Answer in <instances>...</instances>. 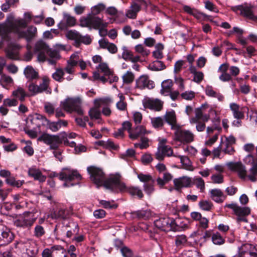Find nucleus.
<instances>
[{"mask_svg":"<svg viewBox=\"0 0 257 257\" xmlns=\"http://www.w3.org/2000/svg\"><path fill=\"white\" fill-rule=\"evenodd\" d=\"M87 171L90 175L91 180L97 187L104 186L105 188L114 191H123L126 188L125 185L121 182L120 176L119 175H111L108 179H105L104 173L99 168L89 167Z\"/></svg>","mask_w":257,"mask_h":257,"instance_id":"f257e3e1","label":"nucleus"},{"mask_svg":"<svg viewBox=\"0 0 257 257\" xmlns=\"http://www.w3.org/2000/svg\"><path fill=\"white\" fill-rule=\"evenodd\" d=\"M6 24H0V35L4 36L10 32H13L18 35L19 38H24L28 42L32 40L37 36V29L36 27L31 26L28 27L26 31L22 30L21 27L7 29Z\"/></svg>","mask_w":257,"mask_h":257,"instance_id":"f03ea898","label":"nucleus"},{"mask_svg":"<svg viewBox=\"0 0 257 257\" xmlns=\"http://www.w3.org/2000/svg\"><path fill=\"white\" fill-rule=\"evenodd\" d=\"M57 176L60 180L64 181L63 184L64 187L73 186L81 179V175L77 171L69 168L63 169Z\"/></svg>","mask_w":257,"mask_h":257,"instance_id":"7ed1b4c3","label":"nucleus"},{"mask_svg":"<svg viewBox=\"0 0 257 257\" xmlns=\"http://www.w3.org/2000/svg\"><path fill=\"white\" fill-rule=\"evenodd\" d=\"M82 100L80 97H68L61 101L60 105L66 112L72 113L75 112L79 115L83 114L81 108Z\"/></svg>","mask_w":257,"mask_h":257,"instance_id":"20e7f679","label":"nucleus"},{"mask_svg":"<svg viewBox=\"0 0 257 257\" xmlns=\"http://www.w3.org/2000/svg\"><path fill=\"white\" fill-rule=\"evenodd\" d=\"M79 22L80 26L94 29H98L100 27H106L108 24L107 23L104 22L102 19L91 14L81 18Z\"/></svg>","mask_w":257,"mask_h":257,"instance_id":"39448f33","label":"nucleus"},{"mask_svg":"<svg viewBox=\"0 0 257 257\" xmlns=\"http://www.w3.org/2000/svg\"><path fill=\"white\" fill-rule=\"evenodd\" d=\"M32 19V15L30 13H26L24 14V19L19 18L15 20L14 15L10 14L7 17L6 22L4 24L7 25V29L15 28V27L25 28Z\"/></svg>","mask_w":257,"mask_h":257,"instance_id":"423d86ee","label":"nucleus"},{"mask_svg":"<svg viewBox=\"0 0 257 257\" xmlns=\"http://www.w3.org/2000/svg\"><path fill=\"white\" fill-rule=\"evenodd\" d=\"M34 211H26L23 213L15 222V226L24 228H30L37 220Z\"/></svg>","mask_w":257,"mask_h":257,"instance_id":"0eeeda50","label":"nucleus"},{"mask_svg":"<svg viewBox=\"0 0 257 257\" xmlns=\"http://www.w3.org/2000/svg\"><path fill=\"white\" fill-rule=\"evenodd\" d=\"M39 141L43 142L49 146L51 150H56L62 143V139L59 135L44 133L38 139Z\"/></svg>","mask_w":257,"mask_h":257,"instance_id":"6e6552de","label":"nucleus"},{"mask_svg":"<svg viewBox=\"0 0 257 257\" xmlns=\"http://www.w3.org/2000/svg\"><path fill=\"white\" fill-rule=\"evenodd\" d=\"M224 207L233 210L234 214L237 216L236 221L237 223L247 222L246 217L250 213V209L249 207H240L235 203L226 204Z\"/></svg>","mask_w":257,"mask_h":257,"instance_id":"1a4fd4ad","label":"nucleus"},{"mask_svg":"<svg viewBox=\"0 0 257 257\" xmlns=\"http://www.w3.org/2000/svg\"><path fill=\"white\" fill-rule=\"evenodd\" d=\"M180 220L174 222L172 218L164 217H161L154 221L155 226L161 230L164 231H169L174 230V224L179 225Z\"/></svg>","mask_w":257,"mask_h":257,"instance_id":"9d476101","label":"nucleus"},{"mask_svg":"<svg viewBox=\"0 0 257 257\" xmlns=\"http://www.w3.org/2000/svg\"><path fill=\"white\" fill-rule=\"evenodd\" d=\"M174 140L183 144H188L193 142L194 135L190 131L181 129L180 126L175 129Z\"/></svg>","mask_w":257,"mask_h":257,"instance_id":"9b49d317","label":"nucleus"},{"mask_svg":"<svg viewBox=\"0 0 257 257\" xmlns=\"http://www.w3.org/2000/svg\"><path fill=\"white\" fill-rule=\"evenodd\" d=\"M218 124H219V119H217ZM221 131V127L217 124L208 126L206 129L207 138L208 139L205 142L206 146H211L218 139V136Z\"/></svg>","mask_w":257,"mask_h":257,"instance_id":"f8f14e48","label":"nucleus"},{"mask_svg":"<svg viewBox=\"0 0 257 257\" xmlns=\"http://www.w3.org/2000/svg\"><path fill=\"white\" fill-rule=\"evenodd\" d=\"M49 48L48 45L43 40H39L36 43L34 52L37 53V59L39 62L46 61V53L48 51Z\"/></svg>","mask_w":257,"mask_h":257,"instance_id":"ddd939ff","label":"nucleus"},{"mask_svg":"<svg viewBox=\"0 0 257 257\" xmlns=\"http://www.w3.org/2000/svg\"><path fill=\"white\" fill-rule=\"evenodd\" d=\"M49 121L45 116L37 113L32 118H28L27 127H31V124H35V126L32 127L34 130H36L37 127L40 128L41 125L47 127Z\"/></svg>","mask_w":257,"mask_h":257,"instance_id":"4468645a","label":"nucleus"},{"mask_svg":"<svg viewBox=\"0 0 257 257\" xmlns=\"http://www.w3.org/2000/svg\"><path fill=\"white\" fill-rule=\"evenodd\" d=\"M165 156L177 157V155H173V150L170 146L167 145L158 146L157 151L155 154V158L161 161L164 160Z\"/></svg>","mask_w":257,"mask_h":257,"instance_id":"2eb2a0df","label":"nucleus"},{"mask_svg":"<svg viewBox=\"0 0 257 257\" xmlns=\"http://www.w3.org/2000/svg\"><path fill=\"white\" fill-rule=\"evenodd\" d=\"M155 85L154 82L150 79L149 76L146 75H141L136 82V87L140 89H151L155 87Z\"/></svg>","mask_w":257,"mask_h":257,"instance_id":"dca6fc26","label":"nucleus"},{"mask_svg":"<svg viewBox=\"0 0 257 257\" xmlns=\"http://www.w3.org/2000/svg\"><path fill=\"white\" fill-rule=\"evenodd\" d=\"M226 165L230 170L237 172L241 179H245L247 177L246 168L241 162H228Z\"/></svg>","mask_w":257,"mask_h":257,"instance_id":"f3484780","label":"nucleus"},{"mask_svg":"<svg viewBox=\"0 0 257 257\" xmlns=\"http://www.w3.org/2000/svg\"><path fill=\"white\" fill-rule=\"evenodd\" d=\"M143 104L145 108L154 109L157 111L160 110L163 106L162 102L159 99H152L147 98L143 100Z\"/></svg>","mask_w":257,"mask_h":257,"instance_id":"a211bd4d","label":"nucleus"},{"mask_svg":"<svg viewBox=\"0 0 257 257\" xmlns=\"http://www.w3.org/2000/svg\"><path fill=\"white\" fill-rule=\"evenodd\" d=\"M210 198L218 203H222L226 199V196L220 189H213L209 191Z\"/></svg>","mask_w":257,"mask_h":257,"instance_id":"6ab92c4d","label":"nucleus"},{"mask_svg":"<svg viewBox=\"0 0 257 257\" xmlns=\"http://www.w3.org/2000/svg\"><path fill=\"white\" fill-rule=\"evenodd\" d=\"M245 160H249V162L252 161V167L249 170V174L247 175L248 178L252 182H255L256 181L257 176V163H254L253 160V156L251 155H248Z\"/></svg>","mask_w":257,"mask_h":257,"instance_id":"aec40b11","label":"nucleus"},{"mask_svg":"<svg viewBox=\"0 0 257 257\" xmlns=\"http://www.w3.org/2000/svg\"><path fill=\"white\" fill-rule=\"evenodd\" d=\"M67 125V121L64 119H59L57 121H51L50 120L46 127L52 132H57L62 127H66Z\"/></svg>","mask_w":257,"mask_h":257,"instance_id":"412c9836","label":"nucleus"},{"mask_svg":"<svg viewBox=\"0 0 257 257\" xmlns=\"http://www.w3.org/2000/svg\"><path fill=\"white\" fill-rule=\"evenodd\" d=\"M150 132L147 131L146 127L143 125H138L133 129L130 133V138L133 140L137 139L139 137L149 134Z\"/></svg>","mask_w":257,"mask_h":257,"instance_id":"4be33fe9","label":"nucleus"},{"mask_svg":"<svg viewBox=\"0 0 257 257\" xmlns=\"http://www.w3.org/2000/svg\"><path fill=\"white\" fill-rule=\"evenodd\" d=\"M20 48L19 45L16 44L10 45L6 50L7 57L11 59H18Z\"/></svg>","mask_w":257,"mask_h":257,"instance_id":"5701e85b","label":"nucleus"},{"mask_svg":"<svg viewBox=\"0 0 257 257\" xmlns=\"http://www.w3.org/2000/svg\"><path fill=\"white\" fill-rule=\"evenodd\" d=\"M175 189L179 190L184 187H188L191 183V179L187 177H182L175 179L173 181Z\"/></svg>","mask_w":257,"mask_h":257,"instance_id":"b1692460","label":"nucleus"},{"mask_svg":"<svg viewBox=\"0 0 257 257\" xmlns=\"http://www.w3.org/2000/svg\"><path fill=\"white\" fill-rule=\"evenodd\" d=\"M140 10V6L136 2H133L131 3L130 7L126 11L125 16L129 19H135L137 18L138 13Z\"/></svg>","mask_w":257,"mask_h":257,"instance_id":"393cba45","label":"nucleus"},{"mask_svg":"<svg viewBox=\"0 0 257 257\" xmlns=\"http://www.w3.org/2000/svg\"><path fill=\"white\" fill-rule=\"evenodd\" d=\"M28 174L35 180H38L40 182H45L46 177L43 175L41 171L36 167H32L29 169Z\"/></svg>","mask_w":257,"mask_h":257,"instance_id":"a878e982","label":"nucleus"},{"mask_svg":"<svg viewBox=\"0 0 257 257\" xmlns=\"http://www.w3.org/2000/svg\"><path fill=\"white\" fill-rule=\"evenodd\" d=\"M98 43L100 48L107 49L112 54H115L117 51L116 46L113 43H109L107 40L102 39L98 41Z\"/></svg>","mask_w":257,"mask_h":257,"instance_id":"bb28decb","label":"nucleus"},{"mask_svg":"<svg viewBox=\"0 0 257 257\" xmlns=\"http://www.w3.org/2000/svg\"><path fill=\"white\" fill-rule=\"evenodd\" d=\"M166 121L171 125V128L175 130L179 125L177 124L176 114L174 111L167 112L164 116Z\"/></svg>","mask_w":257,"mask_h":257,"instance_id":"cd10ccee","label":"nucleus"},{"mask_svg":"<svg viewBox=\"0 0 257 257\" xmlns=\"http://www.w3.org/2000/svg\"><path fill=\"white\" fill-rule=\"evenodd\" d=\"M229 106L234 118L237 119H241L244 117L242 108L239 105L235 103H231Z\"/></svg>","mask_w":257,"mask_h":257,"instance_id":"c85d7f7f","label":"nucleus"},{"mask_svg":"<svg viewBox=\"0 0 257 257\" xmlns=\"http://www.w3.org/2000/svg\"><path fill=\"white\" fill-rule=\"evenodd\" d=\"M12 96L16 99H18L21 102L25 100V98L28 96L26 90L20 86L17 87L13 92Z\"/></svg>","mask_w":257,"mask_h":257,"instance_id":"c756f323","label":"nucleus"},{"mask_svg":"<svg viewBox=\"0 0 257 257\" xmlns=\"http://www.w3.org/2000/svg\"><path fill=\"white\" fill-rule=\"evenodd\" d=\"M173 85V82L171 80L167 79L164 81L161 84V93L165 96L169 95L172 91Z\"/></svg>","mask_w":257,"mask_h":257,"instance_id":"7c9ffc66","label":"nucleus"},{"mask_svg":"<svg viewBox=\"0 0 257 257\" xmlns=\"http://www.w3.org/2000/svg\"><path fill=\"white\" fill-rule=\"evenodd\" d=\"M119 100L116 103V107L120 111H124L127 110V103L123 93H119L117 95Z\"/></svg>","mask_w":257,"mask_h":257,"instance_id":"2f4dec72","label":"nucleus"},{"mask_svg":"<svg viewBox=\"0 0 257 257\" xmlns=\"http://www.w3.org/2000/svg\"><path fill=\"white\" fill-rule=\"evenodd\" d=\"M24 73L26 77L30 80H32L38 78V72L31 66H28L26 67Z\"/></svg>","mask_w":257,"mask_h":257,"instance_id":"473e14b6","label":"nucleus"},{"mask_svg":"<svg viewBox=\"0 0 257 257\" xmlns=\"http://www.w3.org/2000/svg\"><path fill=\"white\" fill-rule=\"evenodd\" d=\"M69 215V212L68 210L60 208L58 211H55L51 214V217L53 219H65Z\"/></svg>","mask_w":257,"mask_h":257,"instance_id":"72a5a7b5","label":"nucleus"},{"mask_svg":"<svg viewBox=\"0 0 257 257\" xmlns=\"http://www.w3.org/2000/svg\"><path fill=\"white\" fill-rule=\"evenodd\" d=\"M251 249H253V245L245 243L242 244L239 248L238 250V256L239 257H248L247 254L249 251H251Z\"/></svg>","mask_w":257,"mask_h":257,"instance_id":"f704fd0d","label":"nucleus"},{"mask_svg":"<svg viewBox=\"0 0 257 257\" xmlns=\"http://www.w3.org/2000/svg\"><path fill=\"white\" fill-rule=\"evenodd\" d=\"M241 14L246 18L257 22V16L253 15L251 8L250 7H244L241 11Z\"/></svg>","mask_w":257,"mask_h":257,"instance_id":"c9c22d12","label":"nucleus"},{"mask_svg":"<svg viewBox=\"0 0 257 257\" xmlns=\"http://www.w3.org/2000/svg\"><path fill=\"white\" fill-rule=\"evenodd\" d=\"M96 69L97 71L96 72H98L99 73L101 72L106 76L109 77L112 74L111 71L106 63H100V64L96 67Z\"/></svg>","mask_w":257,"mask_h":257,"instance_id":"e433bc0d","label":"nucleus"},{"mask_svg":"<svg viewBox=\"0 0 257 257\" xmlns=\"http://www.w3.org/2000/svg\"><path fill=\"white\" fill-rule=\"evenodd\" d=\"M1 240L2 242H0V246L8 244L11 242L13 239V236L12 233L10 231H4L2 233Z\"/></svg>","mask_w":257,"mask_h":257,"instance_id":"4c0bfd02","label":"nucleus"},{"mask_svg":"<svg viewBox=\"0 0 257 257\" xmlns=\"http://www.w3.org/2000/svg\"><path fill=\"white\" fill-rule=\"evenodd\" d=\"M65 74L64 70L61 68H57L56 69L55 72L52 75V77L56 81L62 82L64 79Z\"/></svg>","mask_w":257,"mask_h":257,"instance_id":"58836bf2","label":"nucleus"},{"mask_svg":"<svg viewBox=\"0 0 257 257\" xmlns=\"http://www.w3.org/2000/svg\"><path fill=\"white\" fill-rule=\"evenodd\" d=\"M26 252L28 254V257H35L37 255L38 250L34 244L26 243L25 245Z\"/></svg>","mask_w":257,"mask_h":257,"instance_id":"ea45409f","label":"nucleus"},{"mask_svg":"<svg viewBox=\"0 0 257 257\" xmlns=\"http://www.w3.org/2000/svg\"><path fill=\"white\" fill-rule=\"evenodd\" d=\"M135 78V74L131 71H126L122 76L123 83L130 84L133 83Z\"/></svg>","mask_w":257,"mask_h":257,"instance_id":"a19ab883","label":"nucleus"},{"mask_svg":"<svg viewBox=\"0 0 257 257\" xmlns=\"http://www.w3.org/2000/svg\"><path fill=\"white\" fill-rule=\"evenodd\" d=\"M205 93L207 96L217 97L219 100H222L223 97L219 93H217L211 86L207 85L205 87Z\"/></svg>","mask_w":257,"mask_h":257,"instance_id":"79ce46f5","label":"nucleus"},{"mask_svg":"<svg viewBox=\"0 0 257 257\" xmlns=\"http://www.w3.org/2000/svg\"><path fill=\"white\" fill-rule=\"evenodd\" d=\"M166 66L161 61H155L149 65V68L153 71H161L164 70Z\"/></svg>","mask_w":257,"mask_h":257,"instance_id":"37998d69","label":"nucleus"},{"mask_svg":"<svg viewBox=\"0 0 257 257\" xmlns=\"http://www.w3.org/2000/svg\"><path fill=\"white\" fill-rule=\"evenodd\" d=\"M66 36L69 39L74 40L78 44L81 38V35L75 30L68 31L66 34Z\"/></svg>","mask_w":257,"mask_h":257,"instance_id":"c03bdc74","label":"nucleus"},{"mask_svg":"<svg viewBox=\"0 0 257 257\" xmlns=\"http://www.w3.org/2000/svg\"><path fill=\"white\" fill-rule=\"evenodd\" d=\"M177 157L180 159L181 162L183 165L184 169L189 171L193 170V167L191 165V162L187 157L182 156H177Z\"/></svg>","mask_w":257,"mask_h":257,"instance_id":"a18cd8bd","label":"nucleus"},{"mask_svg":"<svg viewBox=\"0 0 257 257\" xmlns=\"http://www.w3.org/2000/svg\"><path fill=\"white\" fill-rule=\"evenodd\" d=\"M69 226L71 227V229L67 231L66 236L67 237L71 238L73 235L78 233L79 227L77 223L70 222L69 223Z\"/></svg>","mask_w":257,"mask_h":257,"instance_id":"49530a36","label":"nucleus"},{"mask_svg":"<svg viewBox=\"0 0 257 257\" xmlns=\"http://www.w3.org/2000/svg\"><path fill=\"white\" fill-rule=\"evenodd\" d=\"M200 208L204 211H209L213 207L212 202L209 200H202L199 203Z\"/></svg>","mask_w":257,"mask_h":257,"instance_id":"de8ad7c7","label":"nucleus"},{"mask_svg":"<svg viewBox=\"0 0 257 257\" xmlns=\"http://www.w3.org/2000/svg\"><path fill=\"white\" fill-rule=\"evenodd\" d=\"M50 84V79L47 76H44L42 78V82L38 85L40 93L47 90Z\"/></svg>","mask_w":257,"mask_h":257,"instance_id":"09e8293b","label":"nucleus"},{"mask_svg":"<svg viewBox=\"0 0 257 257\" xmlns=\"http://www.w3.org/2000/svg\"><path fill=\"white\" fill-rule=\"evenodd\" d=\"M63 20L68 27H72L75 25L76 19L74 17L71 16L67 13L63 14Z\"/></svg>","mask_w":257,"mask_h":257,"instance_id":"8fccbe9b","label":"nucleus"},{"mask_svg":"<svg viewBox=\"0 0 257 257\" xmlns=\"http://www.w3.org/2000/svg\"><path fill=\"white\" fill-rule=\"evenodd\" d=\"M106 6L103 3H99L91 8V14L96 16L105 10Z\"/></svg>","mask_w":257,"mask_h":257,"instance_id":"3c124183","label":"nucleus"},{"mask_svg":"<svg viewBox=\"0 0 257 257\" xmlns=\"http://www.w3.org/2000/svg\"><path fill=\"white\" fill-rule=\"evenodd\" d=\"M127 191L131 195H136L140 199L142 198L144 196L142 190L138 187H131L127 189Z\"/></svg>","mask_w":257,"mask_h":257,"instance_id":"603ef678","label":"nucleus"},{"mask_svg":"<svg viewBox=\"0 0 257 257\" xmlns=\"http://www.w3.org/2000/svg\"><path fill=\"white\" fill-rule=\"evenodd\" d=\"M212 240L214 244L221 245L224 243L225 240L219 232H216L212 235Z\"/></svg>","mask_w":257,"mask_h":257,"instance_id":"864d4df0","label":"nucleus"},{"mask_svg":"<svg viewBox=\"0 0 257 257\" xmlns=\"http://www.w3.org/2000/svg\"><path fill=\"white\" fill-rule=\"evenodd\" d=\"M138 178L141 182L145 183H148L149 182L155 183L154 180L150 174L140 173L138 174Z\"/></svg>","mask_w":257,"mask_h":257,"instance_id":"5fc2aeb1","label":"nucleus"},{"mask_svg":"<svg viewBox=\"0 0 257 257\" xmlns=\"http://www.w3.org/2000/svg\"><path fill=\"white\" fill-rule=\"evenodd\" d=\"M204 107V106L202 105L201 107L197 108L195 109V116L190 119V122L191 123H197L198 121L200 120V118L202 117V115L203 114L202 111V108Z\"/></svg>","mask_w":257,"mask_h":257,"instance_id":"6e6d98bb","label":"nucleus"},{"mask_svg":"<svg viewBox=\"0 0 257 257\" xmlns=\"http://www.w3.org/2000/svg\"><path fill=\"white\" fill-rule=\"evenodd\" d=\"M135 49L137 53L140 54L143 57L147 56L150 53L149 50L141 44L136 46Z\"/></svg>","mask_w":257,"mask_h":257,"instance_id":"4d7b16f0","label":"nucleus"},{"mask_svg":"<svg viewBox=\"0 0 257 257\" xmlns=\"http://www.w3.org/2000/svg\"><path fill=\"white\" fill-rule=\"evenodd\" d=\"M45 233L44 228L40 224L35 226L34 229V236L39 238L44 235Z\"/></svg>","mask_w":257,"mask_h":257,"instance_id":"13d9d810","label":"nucleus"},{"mask_svg":"<svg viewBox=\"0 0 257 257\" xmlns=\"http://www.w3.org/2000/svg\"><path fill=\"white\" fill-rule=\"evenodd\" d=\"M151 123L154 127L160 128L164 125V120L161 117H153L151 118Z\"/></svg>","mask_w":257,"mask_h":257,"instance_id":"bf43d9fd","label":"nucleus"},{"mask_svg":"<svg viewBox=\"0 0 257 257\" xmlns=\"http://www.w3.org/2000/svg\"><path fill=\"white\" fill-rule=\"evenodd\" d=\"M64 72H66L67 73L69 74L70 75L67 76L66 79L67 81H71L73 79V77L72 76V75L74 74L75 72V68L72 66L69 65L67 63L66 66L64 69Z\"/></svg>","mask_w":257,"mask_h":257,"instance_id":"052dcab7","label":"nucleus"},{"mask_svg":"<svg viewBox=\"0 0 257 257\" xmlns=\"http://www.w3.org/2000/svg\"><path fill=\"white\" fill-rule=\"evenodd\" d=\"M187 237L184 235H180L176 236L175 243L178 246L184 245L187 242Z\"/></svg>","mask_w":257,"mask_h":257,"instance_id":"680f3d73","label":"nucleus"},{"mask_svg":"<svg viewBox=\"0 0 257 257\" xmlns=\"http://www.w3.org/2000/svg\"><path fill=\"white\" fill-rule=\"evenodd\" d=\"M28 90L32 95H35L38 93H40L38 85L32 82H30L28 85Z\"/></svg>","mask_w":257,"mask_h":257,"instance_id":"e2e57ef3","label":"nucleus"},{"mask_svg":"<svg viewBox=\"0 0 257 257\" xmlns=\"http://www.w3.org/2000/svg\"><path fill=\"white\" fill-rule=\"evenodd\" d=\"M211 180L213 183L221 184L223 182V177L220 173L215 174L211 176Z\"/></svg>","mask_w":257,"mask_h":257,"instance_id":"0e129e2a","label":"nucleus"},{"mask_svg":"<svg viewBox=\"0 0 257 257\" xmlns=\"http://www.w3.org/2000/svg\"><path fill=\"white\" fill-rule=\"evenodd\" d=\"M89 114L91 119H98L100 117V112L96 108H93L89 110Z\"/></svg>","mask_w":257,"mask_h":257,"instance_id":"69168bd1","label":"nucleus"},{"mask_svg":"<svg viewBox=\"0 0 257 257\" xmlns=\"http://www.w3.org/2000/svg\"><path fill=\"white\" fill-rule=\"evenodd\" d=\"M138 217L144 219H148L151 215L149 210H140L136 212Z\"/></svg>","mask_w":257,"mask_h":257,"instance_id":"338daca9","label":"nucleus"},{"mask_svg":"<svg viewBox=\"0 0 257 257\" xmlns=\"http://www.w3.org/2000/svg\"><path fill=\"white\" fill-rule=\"evenodd\" d=\"M45 111L49 115H52L54 114L55 108L54 105L49 102H47L44 105Z\"/></svg>","mask_w":257,"mask_h":257,"instance_id":"774afa93","label":"nucleus"}]
</instances>
